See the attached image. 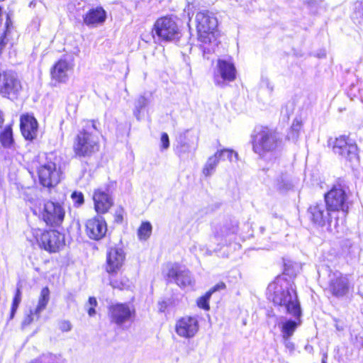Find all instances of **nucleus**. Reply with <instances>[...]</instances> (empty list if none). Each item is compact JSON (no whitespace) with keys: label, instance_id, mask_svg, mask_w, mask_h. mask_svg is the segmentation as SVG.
Listing matches in <instances>:
<instances>
[{"label":"nucleus","instance_id":"13","mask_svg":"<svg viewBox=\"0 0 363 363\" xmlns=\"http://www.w3.org/2000/svg\"><path fill=\"white\" fill-rule=\"evenodd\" d=\"M164 278L167 282H174L181 288L191 284L190 271L179 263L167 264Z\"/></svg>","mask_w":363,"mask_h":363},{"label":"nucleus","instance_id":"49","mask_svg":"<svg viewBox=\"0 0 363 363\" xmlns=\"http://www.w3.org/2000/svg\"><path fill=\"white\" fill-rule=\"evenodd\" d=\"M1 13H2V10H1V8L0 7V16L1 15Z\"/></svg>","mask_w":363,"mask_h":363},{"label":"nucleus","instance_id":"39","mask_svg":"<svg viewBox=\"0 0 363 363\" xmlns=\"http://www.w3.org/2000/svg\"><path fill=\"white\" fill-rule=\"evenodd\" d=\"M124 208L120 206L118 209L116 210L113 214L114 222L117 224L122 223L123 221V215H124Z\"/></svg>","mask_w":363,"mask_h":363},{"label":"nucleus","instance_id":"34","mask_svg":"<svg viewBox=\"0 0 363 363\" xmlns=\"http://www.w3.org/2000/svg\"><path fill=\"white\" fill-rule=\"evenodd\" d=\"M40 313H35V310L34 311H30L27 314L25 315L24 318L22 321V326L26 327L30 325L33 320L35 315L38 316Z\"/></svg>","mask_w":363,"mask_h":363},{"label":"nucleus","instance_id":"35","mask_svg":"<svg viewBox=\"0 0 363 363\" xmlns=\"http://www.w3.org/2000/svg\"><path fill=\"white\" fill-rule=\"evenodd\" d=\"M147 104V99L143 96H140L135 101V108L138 113L143 111Z\"/></svg>","mask_w":363,"mask_h":363},{"label":"nucleus","instance_id":"40","mask_svg":"<svg viewBox=\"0 0 363 363\" xmlns=\"http://www.w3.org/2000/svg\"><path fill=\"white\" fill-rule=\"evenodd\" d=\"M226 289V284L223 281H219L213 286L210 288L207 291L212 296L216 291H223Z\"/></svg>","mask_w":363,"mask_h":363},{"label":"nucleus","instance_id":"31","mask_svg":"<svg viewBox=\"0 0 363 363\" xmlns=\"http://www.w3.org/2000/svg\"><path fill=\"white\" fill-rule=\"evenodd\" d=\"M211 295L206 291L203 295L201 296L196 299V303L198 308L205 311H208L211 309L209 301Z\"/></svg>","mask_w":363,"mask_h":363},{"label":"nucleus","instance_id":"18","mask_svg":"<svg viewBox=\"0 0 363 363\" xmlns=\"http://www.w3.org/2000/svg\"><path fill=\"white\" fill-rule=\"evenodd\" d=\"M126 255L122 247L113 246L106 251L104 269L106 273L121 269L125 264Z\"/></svg>","mask_w":363,"mask_h":363},{"label":"nucleus","instance_id":"41","mask_svg":"<svg viewBox=\"0 0 363 363\" xmlns=\"http://www.w3.org/2000/svg\"><path fill=\"white\" fill-rule=\"evenodd\" d=\"M169 147V140L167 133H162L161 135V148L166 150Z\"/></svg>","mask_w":363,"mask_h":363},{"label":"nucleus","instance_id":"25","mask_svg":"<svg viewBox=\"0 0 363 363\" xmlns=\"http://www.w3.org/2000/svg\"><path fill=\"white\" fill-rule=\"evenodd\" d=\"M107 274L109 285L113 289L123 291L128 290L130 288L131 280L123 270L119 269Z\"/></svg>","mask_w":363,"mask_h":363},{"label":"nucleus","instance_id":"1","mask_svg":"<svg viewBox=\"0 0 363 363\" xmlns=\"http://www.w3.org/2000/svg\"><path fill=\"white\" fill-rule=\"evenodd\" d=\"M296 272L293 264L289 261H284L282 267L281 274L269 284L267 289L268 299L279 300L292 303L291 300L298 298L295 279Z\"/></svg>","mask_w":363,"mask_h":363},{"label":"nucleus","instance_id":"14","mask_svg":"<svg viewBox=\"0 0 363 363\" xmlns=\"http://www.w3.org/2000/svg\"><path fill=\"white\" fill-rule=\"evenodd\" d=\"M174 330L180 337L193 338L199 330V320L194 315H183L176 320Z\"/></svg>","mask_w":363,"mask_h":363},{"label":"nucleus","instance_id":"46","mask_svg":"<svg viewBox=\"0 0 363 363\" xmlns=\"http://www.w3.org/2000/svg\"><path fill=\"white\" fill-rule=\"evenodd\" d=\"M16 313V311L12 310V309L10 310L9 320H12L13 318Z\"/></svg>","mask_w":363,"mask_h":363},{"label":"nucleus","instance_id":"33","mask_svg":"<svg viewBox=\"0 0 363 363\" xmlns=\"http://www.w3.org/2000/svg\"><path fill=\"white\" fill-rule=\"evenodd\" d=\"M98 305L97 300L94 296H90L87 302V313L90 317L94 316L96 313V308Z\"/></svg>","mask_w":363,"mask_h":363},{"label":"nucleus","instance_id":"26","mask_svg":"<svg viewBox=\"0 0 363 363\" xmlns=\"http://www.w3.org/2000/svg\"><path fill=\"white\" fill-rule=\"evenodd\" d=\"M223 153H225L228 157H230L231 152L227 150H218L215 152L213 155L210 157L208 159V161L205 166L203 168L202 172L206 177L210 176L212 172L215 170L217 167L218 162V159L217 157L222 155Z\"/></svg>","mask_w":363,"mask_h":363},{"label":"nucleus","instance_id":"38","mask_svg":"<svg viewBox=\"0 0 363 363\" xmlns=\"http://www.w3.org/2000/svg\"><path fill=\"white\" fill-rule=\"evenodd\" d=\"M222 150H227V151L231 152V155H230V157H228L225 153H223L222 155H219L217 157V159H218V162H220V161L231 162L233 156L235 158H237V157H238L237 152H234L233 150H230V149H223Z\"/></svg>","mask_w":363,"mask_h":363},{"label":"nucleus","instance_id":"4","mask_svg":"<svg viewBox=\"0 0 363 363\" xmlns=\"http://www.w3.org/2000/svg\"><path fill=\"white\" fill-rule=\"evenodd\" d=\"M32 212L47 228L62 229L66 216L63 203L46 200L35 203L32 208Z\"/></svg>","mask_w":363,"mask_h":363},{"label":"nucleus","instance_id":"16","mask_svg":"<svg viewBox=\"0 0 363 363\" xmlns=\"http://www.w3.org/2000/svg\"><path fill=\"white\" fill-rule=\"evenodd\" d=\"M108 318L111 323L122 325L135 315L134 307L126 303H117L108 306Z\"/></svg>","mask_w":363,"mask_h":363},{"label":"nucleus","instance_id":"9","mask_svg":"<svg viewBox=\"0 0 363 363\" xmlns=\"http://www.w3.org/2000/svg\"><path fill=\"white\" fill-rule=\"evenodd\" d=\"M45 162L37 169L39 184L48 189L55 187L61 181L62 172L57 165V156L53 152L45 153Z\"/></svg>","mask_w":363,"mask_h":363},{"label":"nucleus","instance_id":"45","mask_svg":"<svg viewBox=\"0 0 363 363\" xmlns=\"http://www.w3.org/2000/svg\"><path fill=\"white\" fill-rule=\"evenodd\" d=\"M328 360V354L327 353H323L321 359V363H327Z\"/></svg>","mask_w":363,"mask_h":363},{"label":"nucleus","instance_id":"29","mask_svg":"<svg viewBox=\"0 0 363 363\" xmlns=\"http://www.w3.org/2000/svg\"><path fill=\"white\" fill-rule=\"evenodd\" d=\"M152 227L149 221H143L138 228V237L141 240H147L152 234Z\"/></svg>","mask_w":363,"mask_h":363},{"label":"nucleus","instance_id":"43","mask_svg":"<svg viewBox=\"0 0 363 363\" xmlns=\"http://www.w3.org/2000/svg\"><path fill=\"white\" fill-rule=\"evenodd\" d=\"M169 303L167 301H162L158 303V311L160 313H164L167 311Z\"/></svg>","mask_w":363,"mask_h":363},{"label":"nucleus","instance_id":"42","mask_svg":"<svg viewBox=\"0 0 363 363\" xmlns=\"http://www.w3.org/2000/svg\"><path fill=\"white\" fill-rule=\"evenodd\" d=\"M21 296H22V293H21V288L18 287L15 291V294H14V296H13V298L12 300V303L19 305L21 301Z\"/></svg>","mask_w":363,"mask_h":363},{"label":"nucleus","instance_id":"17","mask_svg":"<svg viewBox=\"0 0 363 363\" xmlns=\"http://www.w3.org/2000/svg\"><path fill=\"white\" fill-rule=\"evenodd\" d=\"M72 55H66L60 59L51 68L50 74L52 80L58 83H65L69 78L68 73L74 66Z\"/></svg>","mask_w":363,"mask_h":363},{"label":"nucleus","instance_id":"19","mask_svg":"<svg viewBox=\"0 0 363 363\" xmlns=\"http://www.w3.org/2000/svg\"><path fill=\"white\" fill-rule=\"evenodd\" d=\"M215 73V83L220 86L225 85V81L233 82L236 77V69L234 64L228 60L218 59Z\"/></svg>","mask_w":363,"mask_h":363},{"label":"nucleus","instance_id":"6","mask_svg":"<svg viewBox=\"0 0 363 363\" xmlns=\"http://www.w3.org/2000/svg\"><path fill=\"white\" fill-rule=\"evenodd\" d=\"M32 234L38 247L50 254L59 252L65 245V235L60 228H35Z\"/></svg>","mask_w":363,"mask_h":363},{"label":"nucleus","instance_id":"11","mask_svg":"<svg viewBox=\"0 0 363 363\" xmlns=\"http://www.w3.org/2000/svg\"><path fill=\"white\" fill-rule=\"evenodd\" d=\"M154 30L159 38L164 41L173 40L179 35L177 23L169 16L158 18L155 23Z\"/></svg>","mask_w":363,"mask_h":363},{"label":"nucleus","instance_id":"28","mask_svg":"<svg viewBox=\"0 0 363 363\" xmlns=\"http://www.w3.org/2000/svg\"><path fill=\"white\" fill-rule=\"evenodd\" d=\"M50 299V289L45 286L41 289L38 298V305L35 308V313H40L47 306Z\"/></svg>","mask_w":363,"mask_h":363},{"label":"nucleus","instance_id":"5","mask_svg":"<svg viewBox=\"0 0 363 363\" xmlns=\"http://www.w3.org/2000/svg\"><path fill=\"white\" fill-rule=\"evenodd\" d=\"M251 145L254 152L262 157L274 152L281 145V138L277 128L260 125L251 135Z\"/></svg>","mask_w":363,"mask_h":363},{"label":"nucleus","instance_id":"44","mask_svg":"<svg viewBox=\"0 0 363 363\" xmlns=\"http://www.w3.org/2000/svg\"><path fill=\"white\" fill-rule=\"evenodd\" d=\"M77 111V104L76 103L68 104L66 107L67 113H75Z\"/></svg>","mask_w":363,"mask_h":363},{"label":"nucleus","instance_id":"37","mask_svg":"<svg viewBox=\"0 0 363 363\" xmlns=\"http://www.w3.org/2000/svg\"><path fill=\"white\" fill-rule=\"evenodd\" d=\"M58 328L62 333H67L72 330V325L69 320H62L58 323Z\"/></svg>","mask_w":363,"mask_h":363},{"label":"nucleus","instance_id":"30","mask_svg":"<svg viewBox=\"0 0 363 363\" xmlns=\"http://www.w3.org/2000/svg\"><path fill=\"white\" fill-rule=\"evenodd\" d=\"M302 128V123L300 121H295L290 127L287 135L286 140H296Z\"/></svg>","mask_w":363,"mask_h":363},{"label":"nucleus","instance_id":"8","mask_svg":"<svg viewBox=\"0 0 363 363\" xmlns=\"http://www.w3.org/2000/svg\"><path fill=\"white\" fill-rule=\"evenodd\" d=\"M275 307L284 308L286 313L294 318V320L289 319L283 321L280 325V330L284 340L289 339L296 331V328L301 323L302 310L299 298L291 300L292 303H288L286 301L279 300L268 299Z\"/></svg>","mask_w":363,"mask_h":363},{"label":"nucleus","instance_id":"48","mask_svg":"<svg viewBox=\"0 0 363 363\" xmlns=\"http://www.w3.org/2000/svg\"><path fill=\"white\" fill-rule=\"evenodd\" d=\"M4 119L2 117V115H0V128H1L3 123H4Z\"/></svg>","mask_w":363,"mask_h":363},{"label":"nucleus","instance_id":"36","mask_svg":"<svg viewBox=\"0 0 363 363\" xmlns=\"http://www.w3.org/2000/svg\"><path fill=\"white\" fill-rule=\"evenodd\" d=\"M189 152V145L184 143H181L177 149V154L180 158H184L186 155H188Z\"/></svg>","mask_w":363,"mask_h":363},{"label":"nucleus","instance_id":"12","mask_svg":"<svg viewBox=\"0 0 363 363\" xmlns=\"http://www.w3.org/2000/svg\"><path fill=\"white\" fill-rule=\"evenodd\" d=\"M333 150L346 162L352 163L353 161H359L357 147L354 143L349 142L348 136L340 135L336 138L333 142Z\"/></svg>","mask_w":363,"mask_h":363},{"label":"nucleus","instance_id":"20","mask_svg":"<svg viewBox=\"0 0 363 363\" xmlns=\"http://www.w3.org/2000/svg\"><path fill=\"white\" fill-rule=\"evenodd\" d=\"M351 285L347 275L343 274H335L328 282L327 291L333 297L340 298L347 296Z\"/></svg>","mask_w":363,"mask_h":363},{"label":"nucleus","instance_id":"24","mask_svg":"<svg viewBox=\"0 0 363 363\" xmlns=\"http://www.w3.org/2000/svg\"><path fill=\"white\" fill-rule=\"evenodd\" d=\"M106 20V11L101 6L89 9L84 16V23L89 28L101 26Z\"/></svg>","mask_w":363,"mask_h":363},{"label":"nucleus","instance_id":"47","mask_svg":"<svg viewBox=\"0 0 363 363\" xmlns=\"http://www.w3.org/2000/svg\"><path fill=\"white\" fill-rule=\"evenodd\" d=\"M18 306V304L11 303V309L17 311Z\"/></svg>","mask_w":363,"mask_h":363},{"label":"nucleus","instance_id":"10","mask_svg":"<svg viewBox=\"0 0 363 363\" xmlns=\"http://www.w3.org/2000/svg\"><path fill=\"white\" fill-rule=\"evenodd\" d=\"M22 91V85L17 74L12 70L0 72V94L12 101L17 99Z\"/></svg>","mask_w":363,"mask_h":363},{"label":"nucleus","instance_id":"7","mask_svg":"<svg viewBox=\"0 0 363 363\" xmlns=\"http://www.w3.org/2000/svg\"><path fill=\"white\" fill-rule=\"evenodd\" d=\"M196 29L198 39L203 43L201 45L203 53H210L213 48L206 45H211L215 41L213 30L217 27V19L213 14L208 11H199L196 15Z\"/></svg>","mask_w":363,"mask_h":363},{"label":"nucleus","instance_id":"32","mask_svg":"<svg viewBox=\"0 0 363 363\" xmlns=\"http://www.w3.org/2000/svg\"><path fill=\"white\" fill-rule=\"evenodd\" d=\"M71 199L73 201L74 206L76 207H79L84 203V194L81 191H73L71 194Z\"/></svg>","mask_w":363,"mask_h":363},{"label":"nucleus","instance_id":"22","mask_svg":"<svg viewBox=\"0 0 363 363\" xmlns=\"http://www.w3.org/2000/svg\"><path fill=\"white\" fill-rule=\"evenodd\" d=\"M94 207L98 214L106 213L113 204L108 193L101 189H96L93 193Z\"/></svg>","mask_w":363,"mask_h":363},{"label":"nucleus","instance_id":"21","mask_svg":"<svg viewBox=\"0 0 363 363\" xmlns=\"http://www.w3.org/2000/svg\"><path fill=\"white\" fill-rule=\"evenodd\" d=\"M106 232L107 224L101 217L94 216L85 223V233L91 240H100L105 237Z\"/></svg>","mask_w":363,"mask_h":363},{"label":"nucleus","instance_id":"23","mask_svg":"<svg viewBox=\"0 0 363 363\" xmlns=\"http://www.w3.org/2000/svg\"><path fill=\"white\" fill-rule=\"evenodd\" d=\"M38 124L33 115H22L20 119V130L23 138L33 141L37 136Z\"/></svg>","mask_w":363,"mask_h":363},{"label":"nucleus","instance_id":"27","mask_svg":"<svg viewBox=\"0 0 363 363\" xmlns=\"http://www.w3.org/2000/svg\"><path fill=\"white\" fill-rule=\"evenodd\" d=\"M0 143L4 148H13L15 146L12 125H6L0 131Z\"/></svg>","mask_w":363,"mask_h":363},{"label":"nucleus","instance_id":"15","mask_svg":"<svg viewBox=\"0 0 363 363\" xmlns=\"http://www.w3.org/2000/svg\"><path fill=\"white\" fill-rule=\"evenodd\" d=\"M333 213L329 212L321 203L311 204L307 208V216L311 223L318 227L330 225Z\"/></svg>","mask_w":363,"mask_h":363},{"label":"nucleus","instance_id":"3","mask_svg":"<svg viewBox=\"0 0 363 363\" xmlns=\"http://www.w3.org/2000/svg\"><path fill=\"white\" fill-rule=\"evenodd\" d=\"M345 189L346 185L339 178L330 189L324 195L325 208L328 211L333 213H341L342 214L340 218L338 216L335 218V228H337L340 224L342 225L345 223L346 216L349 211L348 195Z\"/></svg>","mask_w":363,"mask_h":363},{"label":"nucleus","instance_id":"2","mask_svg":"<svg viewBox=\"0 0 363 363\" xmlns=\"http://www.w3.org/2000/svg\"><path fill=\"white\" fill-rule=\"evenodd\" d=\"M94 120L88 121L86 128L74 135L72 143L73 157L76 159H91L101 150L100 137Z\"/></svg>","mask_w":363,"mask_h":363}]
</instances>
